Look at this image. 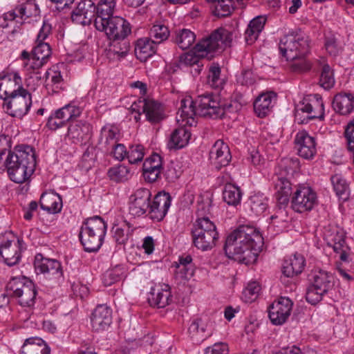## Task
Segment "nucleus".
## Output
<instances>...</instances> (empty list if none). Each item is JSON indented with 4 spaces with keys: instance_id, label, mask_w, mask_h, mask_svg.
<instances>
[{
    "instance_id": "5",
    "label": "nucleus",
    "mask_w": 354,
    "mask_h": 354,
    "mask_svg": "<svg viewBox=\"0 0 354 354\" xmlns=\"http://www.w3.org/2000/svg\"><path fill=\"white\" fill-rule=\"evenodd\" d=\"M232 39V31L223 27L218 28L195 46L194 53H187L180 55L179 62L182 65L194 67L203 61L201 57H204L205 53L214 52L230 46Z\"/></svg>"
},
{
    "instance_id": "61",
    "label": "nucleus",
    "mask_w": 354,
    "mask_h": 354,
    "mask_svg": "<svg viewBox=\"0 0 354 354\" xmlns=\"http://www.w3.org/2000/svg\"><path fill=\"white\" fill-rule=\"evenodd\" d=\"M276 188L277 189V193L278 194L290 196L292 193L291 183L286 178H279V181L276 185Z\"/></svg>"
},
{
    "instance_id": "28",
    "label": "nucleus",
    "mask_w": 354,
    "mask_h": 354,
    "mask_svg": "<svg viewBox=\"0 0 354 354\" xmlns=\"http://www.w3.org/2000/svg\"><path fill=\"white\" fill-rule=\"evenodd\" d=\"M156 45L150 38H141L137 40L135 46V53L138 59L146 60L151 57L156 51Z\"/></svg>"
},
{
    "instance_id": "16",
    "label": "nucleus",
    "mask_w": 354,
    "mask_h": 354,
    "mask_svg": "<svg viewBox=\"0 0 354 354\" xmlns=\"http://www.w3.org/2000/svg\"><path fill=\"white\" fill-rule=\"evenodd\" d=\"M34 267L37 274H44L59 278L62 276V269L59 261L44 257L38 253L35 257Z\"/></svg>"
},
{
    "instance_id": "63",
    "label": "nucleus",
    "mask_w": 354,
    "mask_h": 354,
    "mask_svg": "<svg viewBox=\"0 0 354 354\" xmlns=\"http://www.w3.org/2000/svg\"><path fill=\"white\" fill-rule=\"evenodd\" d=\"M180 171L176 169L173 164L168 166L165 172V176L169 182H174L180 176Z\"/></svg>"
},
{
    "instance_id": "22",
    "label": "nucleus",
    "mask_w": 354,
    "mask_h": 354,
    "mask_svg": "<svg viewBox=\"0 0 354 354\" xmlns=\"http://www.w3.org/2000/svg\"><path fill=\"white\" fill-rule=\"evenodd\" d=\"M305 262L304 256L297 253L285 259L282 267L283 275L287 277H293L301 274L304 268Z\"/></svg>"
},
{
    "instance_id": "40",
    "label": "nucleus",
    "mask_w": 354,
    "mask_h": 354,
    "mask_svg": "<svg viewBox=\"0 0 354 354\" xmlns=\"http://www.w3.org/2000/svg\"><path fill=\"white\" fill-rule=\"evenodd\" d=\"M214 15L218 17H225L229 16L233 9V5L232 0H212Z\"/></svg>"
},
{
    "instance_id": "10",
    "label": "nucleus",
    "mask_w": 354,
    "mask_h": 354,
    "mask_svg": "<svg viewBox=\"0 0 354 354\" xmlns=\"http://www.w3.org/2000/svg\"><path fill=\"white\" fill-rule=\"evenodd\" d=\"M133 111L138 116L143 113L146 119L152 124L158 123L165 118L164 109L161 104L151 99L139 100L131 105Z\"/></svg>"
},
{
    "instance_id": "29",
    "label": "nucleus",
    "mask_w": 354,
    "mask_h": 354,
    "mask_svg": "<svg viewBox=\"0 0 354 354\" xmlns=\"http://www.w3.org/2000/svg\"><path fill=\"white\" fill-rule=\"evenodd\" d=\"M353 100L352 94H337L333 100V108L335 112L342 115L348 114L353 109Z\"/></svg>"
},
{
    "instance_id": "36",
    "label": "nucleus",
    "mask_w": 354,
    "mask_h": 354,
    "mask_svg": "<svg viewBox=\"0 0 354 354\" xmlns=\"http://www.w3.org/2000/svg\"><path fill=\"white\" fill-rule=\"evenodd\" d=\"M120 139L118 128L113 125H106L101 130L100 142L106 146L111 147L118 143Z\"/></svg>"
},
{
    "instance_id": "13",
    "label": "nucleus",
    "mask_w": 354,
    "mask_h": 354,
    "mask_svg": "<svg viewBox=\"0 0 354 354\" xmlns=\"http://www.w3.org/2000/svg\"><path fill=\"white\" fill-rule=\"evenodd\" d=\"M292 305V301L285 297H281L274 301L268 309V316L271 322L274 325L284 324L290 315Z\"/></svg>"
},
{
    "instance_id": "14",
    "label": "nucleus",
    "mask_w": 354,
    "mask_h": 354,
    "mask_svg": "<svg viewBox=\"0 0 354 354\" xmlns=\"http://www.w3.org/2000/svg\"><path fill=\"white\" fill-rule=\"evenodd\" d=\"M301 111L309 114L308 119L318 118L323 120L324 117V106L322 98L319 94H313L304 98L298 105L297 113Z\"/></svg>"
},
{
    "instance_id": "37",
    "label": "nucleus",
    "mask_w": 354,
    "mask_h": 354,
    "mask_svg": "<svg viewBox=\"0 0 354 354\" xmlns=\"http://www.w3.org/2000/svg\"><path fill=\"white\" fill-rule=\"evenodd\" d=\"M241 190L238 187L230 183L225 185L223 198L229 205L236 206L239 205L241 202Z\"/></svg>"
},
{
    "instance_id": "58",
    "label": "nucleus",
    "mask_w": 354,
    "mask_h": 354,
    "mask_svg": "<svg viewBox=\"0 0 354 354\" xmlns=\"http://www.w3.org/2000/svg\"><path fill=\"white\" fill-rule=\"evenodd\" d=\"M78 238L85 252H88V247L86 243L88 241V218H85L80 228Z\"/></svg>"
},
{
    "instance_id": "1",
    "label": "nucleus",
    "mask_w": 354,
    "mask_h": 354,
    "mask_svg": "<svg viewBox=\"0 0 354 354\" xmlns=\"http://www.w3.org/2000/svg\"><path fill=\"white\" fill-rule=\"evenodd\" d=\"M263 243V237L254 227L241 225L227 236L224 250L229 259L248 265L257 261Z\"/></svg>"
},
{
    "instance_id": "3",
    "label": "nucleus",
    "mask_w": 354,
    "mask_h": 354,
    "mask_svg": "<svg viewBox=\"0 0 354 354\" xmlns=\"http://www.w3.org/2000/svg\"><path fill=\"white\" fill-rule=\"evenodd\" d=\"M2 166L7 169L11 180L22 183L33 174L36 166L35 150L28 145H19L8 150Z\"/></svg>"
},
{
    "instance_id": "21",
    "label": "nucleus",
    "mask_w": 354,
    "mask_h": 354,
    "mask_svg": "<svg viewBox=\"0 0 354 354\" xmlns=\"http://www.w3.org/2000/svg\"><path fill=\"white\" fill-rule=\"evenodd\" d=\"M328 245L332 247L336 253L339 254V259L342 261H348L350 248L345 243V235L343 232L336 230L328 237Z\"/></svg>"
},
{
    "instance_id": "20",
    "label": "nucleus",
    "mask_w": 354,
    "mask_h": 354,
    "mask_svg": "<svg viewBox=\"0 0 354 354\" xmlns=\"http://www.w3.org/2000/svg\"><path fill=\"white\" fill-rule=\"evenodd\" d=\"M112 320L111 310L106 305H98L92 313L91 321L94 330H104Z\"/></svg>"
},
{
    "instance_id": "46",
    "label": "nucleus",
    "mask_w": 354,
    "mask_h": 354,
    "mask_svg": "<svg viewBox=\"0 0 354 354\" xmlns=\"http://www.w3.org/2000/svg\"><path fill=\"white\" fill-rule=\"evenodd\" d=\"M319 84L325 89H330L335 84L333 70L327 64H324L322 68Z\"/></svg>"
},
{
    "instance_id": "4",
    "label": "nucleus",
    "mask_w": 354,
    "mask_h": 354,
    "mask_svg": "<svg viewBox=\"0 0 354 354\" xmlns=\"http://www.w3.org/2000/svg\"><path fill=\"white\" fill-rule=\"evenodd\" d=\"M279 48L281 55L288 61H295L292 68L295 71L305 72L310 70V64L304 59L310 50L309 38L302 32H292L283 36Z\"/></svg>"
},
{
    "instance_id": "44",
    "label": "nucleus",
    "mask_w": 354,
    "mask_h": 354,
    "mask_svg": "<svg viewBox=\"0 0 354 354\" xmlns=\"http://www.w3.org/2000/svg\"><path fill=\"white\" fill-rule=\"evenodd\" d=\"M221 68L218 64H212L209 68L207 84L214 88H220L224 84V80L221 77Z\"/></svg>"
},
{
    "instance_id": "31",
    "label": "nucleus",
    "mask_w": 354,
    "mask_h": 354,
    "mask_svg": "<svg viewBox=\"0 0 354 354\" xmlns=\"http://www.w3.org/2000/svg\"><path fill=\"white\" fill-rule=\"evenodd\" d=\"M191 138L190 131L184 127L175 129L171 134L170 139L168 142V147L169 149H181L185 147Z\"/></svg>"
},
{
    "instance_id": "53",
    "label": "nucleus",
    "mask_w": 354,
    "mask_h": 354,
    "mask_svg": "<svg viewBox=\"0 0 354 354\" xmlns=\"http://www.w3.org/2000/svg\"><path fill=\"white\" fill-rule=\"evenodd\" d=\"M122 41V42L120 43L118 41L112 40L107 53L109 57H111V54L117 55L120 57H124L127 55L129 49V44L126 41Z\"/></svg>"
},
{
    "instance_id": "49",
    "label": "nucleus",
    "mask_w": 354,
    "mask_h": 354,
    "mask_svg": "<svg viewBox=\"0 0 354 354\" xmlns=\"http://www.w3.org/2000/svg\"><path fill=\"white\" fill-rule=\"evenodd\" d=\"M123 268L119 266L107 270L103 275V283L104 286H110L120 281L123 277Z\"/></svg>"
},
{
    "instance_id": "34",
    "label": "nucleus",
    "mask_w": 354,
    "mask_h": 354,
    "mask_svg": "<svg viewBox=\"0 0 354 354\" xmlns=\"http://www.w3.org/2000/svg\"><path fill=\"white\" fill-rule=\"evenodd\" d=\"M106 225L99 216L90 217V238L92 235L97 236V247H101L106 234Z\"/></svg>"
},
{
    "instance_id": "11",
    "label": "nucleus",
    "mask_w": 354,
    "mask_h": 354,
    "mask_svg": "<svg viewBox=\"0 0 354 354\" xmlns=\"http://www.w3.org/2000/svg\"><path fill=\"white\" fill-rule=\"evenodd\" d=\"M316 193L307 186H300L294 192L291 200L292 209L297 212L311 210L317 204Z\"/></svg>"
},
{
    "instance_id": "51",
    "label": "nucleus",
    "mask_w": 354,
    "mask_h": 354,
    "mask_svg": "<svg viewBox=\"0 0 354 354\" xmlns=\"http://www.w3.org/2000/svg\"><path fill=\"white\" fill-rule=\"evenodd\" d=\"M36 46L32 51V59L47 61L51 55V48L48 43L36 42Z\"/></svg>"
},
{
    "instance_id": "62",
    "label": "nucleus",
    "mask_w": 354,
    "mask_h": 354,
    "mask_svg": "<svg viewBox=\"0 0 354 354\" xmlns=\"http://www.w3.org/2000/svg\"><path fill=\"white\" fill-rule=\"evenodd\" d=\"M112 231L113 233V238L116 243L119 244H124L128 240V234L125 233L124 229L118 225H114L112 228Z\"/></svg>"
},
{
    "instance_id": "6",
    "label": "nucleus",
    "mask_w": 354,
    "mask_h": 354,
    "mask_svg": "<svg viewBox=\"0 0 354 354\" xmlns=\"http://www.w3.org/2000/svg\"><path fill=\"white\" fill-rule=\"evenodd\" d=\"M198 115L212 119L223 118L227 113L237 111L240 104L221 100L220 96L212 93H205L195 99Z\"/></svg>"
},
{
    "instance_id": "43",
    "label": "nucleus",
    "mask_w": 354,
    "mask_h": 354,
    "mask_svg": "<svg viewBox=\"0 0 354 354\" xmlns=\"http://www.w3.org/2000/svg\"><path fill=\"white\" fill-rule=\"evenodd\" d=\"M16 10L22 19L37 17L39 15L40 12L37 4L34 0H28L26 3L21 4L19 8H16Z\"/></svg>"
},
{
    "instance_id": "15",
    "label": "nucleus",
    "mask_w": 354,
    "mask_h": 354,
    "mask_svg": "<svg viewBox=\"0 0 354 354\" xmlns=\"http://www.w3.org/2000/svg\"><path fill=\"white\" fill-rule=\"evenodd\" d=\"M171 196L167 192H162L156 194L153 202L150 201L149 215L156 221H162L166 216L171 205Z\"/></svg>"
},
{
    "instance_id": "9",
    "label": "nucleus",
    "mask_w": 354,
    "mask_h": 354,
    "mask_svg": "<svg viewBox=\"0 0 354 354\" xmlns=\"http://www.w3.org/2000/svg\"><path fill=\"white\" fill-rule=\"evenodd\" d=\"M95 28L104 31L110 40H124L131 32L129 23L120 17H112L111 19H99L94 22Z\"/></svg>"
},
{
    "instance_id": "57",
    "label": "nucleus",
    "mask_w": 354,
    "mask_h": 354,
    "mask_svg": "<svg viewBox=\"0 0 354 354\" xmlns=\"http://www.w3.org/2000/svg\"><path fill=\"white\" fill-rule=\"evenodd\" d=\"M325 48L327 52L333 56H336L341 50L336 38L333 35L326 37Z\"/></svg>"
},
{
    "instance_id": "24",
    "label": "nucleus",
    "mask_w": 354,
    "mask_h": 354,
    "mask_svg": "<svg viewBox=\"0 0 354 354\" xmlns=\"http://www.w3.org/2000/svg\"><path fill=\"white\" fill-rule=\"evenodd\" d=\"M180 118L178 121L181 120L185 121L186 124L192 126L194 122V116L198 115V107L195 106V100L192 98L183 99L180 102V106L177 113Z\"/></svg>"
},
{
    "instance_id": "52",
    "label": "nucleus",
    "mask_w": 354,
    "mask_h": 354,
    "mask_svg": "<svg viewBox=\"0 0 354 354\" xmlns=\"http://www.w3.org/2000/svg\"><path fill=\"white\" fill-rule=\"evenodd\" d=\"M30 281L28 279L24 277H12L6 285V290L12 291L15 297H17L20 290L26 286V282Z\"/></svg>"
},
{
    "instance_id": "19",
    "label": "nucleus",
    "mask_w": 354,
    "mask_h": 354,
    "mask_svg": "<svg viewBox=\"0 0 354 354\" xmlns=\"http://www.w3.org/2000/svg\"><path fill=\"white\" fill-rule=\"evenodd\" d=\"M0 256L3 259L5 263L9 266L17 264L21 257L20 241L7 239L0 245Z\"/></svg>"
},
{
    "instance_id": "32",
    "label": "nucleus",
    "mask_w": 354,
    "mask_h": 354,
    "mask_svg": "<svg viewBox=\"0 0 354 354\" xmlns=\"http://www.w3.org/2000/svg\"><path fill=\"white\" fill-rule=\"evenodd\" d=\"M266 21V18L263 16H258L250 21L245 33L248 44L251 45L257 40L265 26Z\"/></svg>"
},
{
    "instance_id": "25",
    "label": "nucleus",
    "mask_w": 354,
    "mask_h": 354,
    "mask_svg": "<svg viewBox=\"0 0 354 354\" xmlns=\"http://www.w3.org/2000/svg\"><path fill=\"white\" fill-rule=\"evenodd\" d=\"M39 205L42 209L50 214H56L61 211L62 201L61 197L53 192H44L40 197Z\"/></svg>"
},
{
    "instance_id": "59",
    "label": "nucleus",
    "mask_w": 354,
    "mask_h": 354,
    "mask_svg": "<svg viewBox=\"0 0 354 354\" xmlns=\"http://www.w3.org/2000/svg\"><path fill=\"white\" fill-rule=\"evenodd\" d=\"M228 345L223 342H217L205 349V354H228Z\"/></svg>"
},
{
    "instance_id": "48",
    "label": "nucleus",
    "mask_w": 354,
    "mask_h": 354,
    "mask_svg": "<svg viewBox=\"0 0 354 354\" xmlns=\"http://www.w3.org/2000/svg\"><path fill=\"white\" fill-rule=\"evenodd\" d=\"M107 174L111 180L115 182H122L129 178V170L127 166L120 165L111 167Z\"/></svg>"
},
{
    "instance_id": "27",
    "label": "nucleus",
    "mask_w": 354,
    "mask_h": 354,
    "mask_svg": "<svg viewBox=\"0 0 354 354\" xmlns=\"http://www.w3.org/2000/svg\"><path fill=\"white\" fill-rule=\"evenodd\" d=\"M50 348L44 344V341L39 337L26 339L21 347L20 354H50Z\"/></svg>"
},
{
    "instance_id": "42",
    "label": "nucleus",
    "mask_w": 354,
    "mask_h": 354,
    "mask_svg": "<svg viewBox=\"0 0 354 354\" xmlns=\"http://www.w3.org/2000/svg\"><path fill=\"white\" fill-rule=\"evenodd\" d=\"M149 36L155 44H159L168 39L169 30L164 24H154L150 29Z\"/></svg>"
},
{
    "instance_id": "26",
    "label": "nucleus",
    "mask_w": 354,
    "mask_h": 354,
    "mask_svg": "<svg viewBox=\"0 0 354 354\" xmlns=\"http://www.w3.org/2000/svg\"><path fill=\"white\" fill-rule=\"evenodd\" d=\"M277 95L273 91L261 94L254 102V109L259 117H265L270 111L272 100H275Z\"/></svg>"
},
{
    "instance_id": "45",
    "label": "nucleus",
    "mask_w": 354,
    "mask_h": 354,
    "mask_svg": "<svg viewBox=\"0 0 354 354\" xmlns=\"http://www.w3.org/2000/svg\"><path fill=\"white\" fill-rule=\"evenodd\" d=\"M88 11V9L86 8L85 1L80 2L76 8L72 12L71 19L73 22L82 26L88 25V21H86Z\"/></svg>"
},
{
    "instance_id": "64",
    "label": "nucleus",
    "mask_w": 354,
    "mask_h": 354,
    "mask_svg": "<svg viewBox=\"0 0 354 354\" xmlns=\"http://www.w3.org/2000/svg\"><path fill=\"white\" fill-rule=\"evenodd\" d=\"M46 126L51 130H57L59 128L66 126L63 121L57 118L55 113H53L48 119Z\"/></svg>"
},
{
    "instance_id": "56",
    "label": "nucleus",
    "mask_w": 354,
    "mask_h": 354,
    "mask_svg": "<svg viewBox=\"0 0 354 354\" xmlns=\"http://www.w3.org/2000/svg\"><path fill=\"white\" fill-rule=\"evenodd\" d=\"M162 169L155 168V166L149 165L148 162H144L142 165V174L146 180L149 183L155 182L161 173Z\"/></svg>"
},
{
    "instance_id": "12",
    "label": "nucleus",
    "mask_w": 354,
    "mask_h": 354,
    "mask_svg": "<svg viewBox=\"0 0 354 354\" xmlns=\"http://www.w3.org/2000/svg\"><path fill=\"white\" fill-rule=\"evenodd\" d=\"M151 194L147 188L136 189L129 197V212L133 216H140L149 209Z\"/></svg>"
},
{
    "instance_id": "54",
    "label": "nucleus",
    "mask_w": 354,
    "mask_h": 354,
    "mask_svg": "<svg viewBox=\"0 0 354 354\" xmlns=\"http://www.w3.org/2000/svg\"><path fill=\"white\" fill-rule=\"evenodd\" d=\"M194 266H185L183 265L176 264L174 276L175 279L178 281L179 283H182L189 280L194 275Z\"/></svg>"
},
{
    "instance_id": "47",
    "label": "nucleus",
    "mask_w": 354,
    "mask_h": 354,
    "mask_svg": "<svg viewBox=\"0 0 354 354\" xmlns=\"http://www.w3.org/2000/svg\"><path fill=\"white\" fill-rule=\"evenodd\" d=\"M331 182L337 196L345 201L348 198V186L344 179L339 175L331 177Z\"/></svg>"
},
{
    "instance_id": "41",
    "label": "nucleus",
    "mask_w": 354,
    "mask_h": 354,
    "mask_svg": "<svg viewBox=\"0 0 354 354\" xmlns=\"http://www.w3.org/2000/svg\"><path fill=\"white\" fill-rule=\"evenodd\" d=\"M250 206L252 212L261 215L268 207V198L263 194H254L250 198Z\"/></svg>"
},
{
    "instance_id": "17",
    "label": "nucleus",
    "mask_w": 354,
    "mask_h": 354,
    "mask_svg": "<svg viewBox=\"0 0 354 354\" xmlns=\"http://www.w3.org/2000/svg\"><path fill=\"white\" fill-rule=\"evenodd\" d=\"M295 144L298 155L304 159H311L316 153L315 139L305 131L296 134Z\"/></svg>"
},
{
    "instance_id": "2",
    "label": "nucleus",
    "mask_w": 354,
    "mask_h": 354,
    "mask_svg": "<svg viewBox=\"0 0 354 354\" xmlns=\"http://www.w3.org/2000/svg\"><path fill=\"white\" fill-rule=\"evenodd\" d=\"M0 97H4L7 112L12 117L22 118L32 105L31 94L21 86L18 73L1 74Z\"/></svg>"
},
{
    "instance_id": "7",
    "label": "nucleus",
    "mask_w": 354,
    "mask_h": 354,
    "mask_svg": "<svg viewBox=\"0 0 354 354\" xmlns=\"http://www.w3.org/2000/svg\"><path fill=\"white\" fill-rule=\"evenodd\" d=\"M194 245L202 251L213 248L218 239L215 224L208 217L198 218L192 229Z\"/></svg>"
},
{
    "instance_id": "35",
    "label": "nucleus",
    "mask_w": 354,
    "mask_h": 354,
    "mask_svg": "<svg viewBox=\"0 0 354 354\" xmlns=\"http://www.w3.org/2000/svg\"><path fill=\"white\" fill-rule=\"evenodd\" d=\"M21 292L16 298L19 299V303L23 306H32L34 305L37 291L35 289V284L32 281H27L26 286L22 288Z\"/></svg>"
},
{
    "instance_id": "23",
    "label": "nucleus",
    "mask_w": 354,
    "mask_h": 354,
    "mask_svg": "<svg viewBox=\"0 0 354 354\" xmlns=\"http://www.w3.org/2000/svg\"><path fill=\"white\" fill-rule=\"evenodd\" d=\"M151 297L149 298L151 306L158 308H165L172 301L170 287L167 284H163L160 288L151 289Z\"/></svg>"
},
{
    "instance_id": "55",
    "label": "nucleus",
    "mask_w": 354,
    "mask_h": 354,
    "mask_svg": "<svg viewBox=\"0 0 354 354\" xmlns=\"http://www.w3.org/2000/svg\"><path fill=\"white\" fill-rule=\"evenodd\" d=\"M261 290L260 285L257 281L249 283L243 291V299L248 303L254 301Z\"/></svg>"
},
{
    "instance_id": "30",
    "label": "nucleus",
    "mask_w": 354,
    "mask_h": 354,
    "mask_svg": "<svg viewBox=\"0 0 354 354\" xmlns=\"http://www.w3.org/2000/svg\"><path fill=\"white\" fill-rule=\"evenodd\" d=\"M90 8H93L95 13L94 22L99 19H111L115 6V0H100L97 5L90 0Z\"/></svg>"
},
{
    "instance_id": "33",
    "label": "nucleus",
    "mask_w": 354,
    "mask_h": 354,
    "mask_svg": "<svg viewBox=\"0 0 354 354\" xmlns=\"http://www.w3.org/2000/svg\"><path fill=\"white\" fill-rule=\"evenodd\" d=\"M207 324L201 319H196L190 324L188 332L191 339L199 344L205 340L211 333H206Z\"/></svg>"
},
{
    "instance_id": "39",
    "label": "nucleus",
    "mask_w": 354,
    "mask_h": 354,
    "mask_svg": "<svg viewBox=\"0 0 354 354\" xmlns=\"http://www.w3.org/2000/svg\"><path fill=\"white\" fill-rule=\"evenodd\" d=\"M54 113L57 115V118H59L66 125L69 121L80 116L81 111L80 108L75 106L67 104L56 110Z\"/></svg>"
},
{
    "instance_id": "38",
    "label": "nucleus",
    "mask_w": 354,
    "mask_h": 354,
    "mask_svg": "<svg viewBox=\"0 0 354 354\" xmlns=\"http://www.w3.org/2000/svg\"><path fill=\"white\" fill-rule=\"evenodd\" d=\"M196 39L195 34L188 29H182L176 32L175 42L182 50L188 49Z\"/></svg>"
},
{
    "instance_id": "8",
    "label": "nucleus",
    "mask_w": 354,
    "mask_h": 354,
    "mask_svg": "<svg viewBox=\"0 0 354 354\" xmlns=\"http://www.w3.org/2000/svg\"><path fill=\"white\" fill-rule=\"evenodd\" d=\"M310 280L311 285L307 290L306 299L308 303L315 305L333 287L334 279L330 273L319 270L314 272Z\"/></svg>"
},
{
    "instance_id": "18",
    "label": "nucleus",
    "mask_w": 354,
    "mask_h": 354,
    "mask_svg": "<svg viewBox=\"0 0 354 354\" xmlns=\"http://www.w3.org/2000/svg\"><path fill=\"white\" fill-rule=\"evenodd\" d=\"M209 159L217 169L228 165L232 156L227 145L221 140H217L210 150Z\"/></svg>"
},
{
    "instance_id": "60",
    "label": "nucleus",
    "mask_w": 354,
    "mask_h": 354,
    "mask_svg": "<svg viewBox=\"0 0 354 354\" xmlns=\"http://www.w3.org/2000/svg\"><path fill=\"white\" fill-rule=\"evenodd\" d=\"M110 147L111 153L115 160L122 161L127 158L128 151L123 144L116 143Z\"/></svg>"
},
{
    "instance_id": "50",
    "label": "nucleus",
    "mask_w": 354,
    "mask_h": 354,
    "mask_svg": "<svg viewBox=\"0 0 354 354\" xmlns=\"http://www.w3.org/2000/svg\"><path fill=\"white\" fill-rule=\"evenodd\" d=\"M144 156V147L140 144H136L129 147L127 158L130 164H136L143 160Z\"/></svg>"
}]
</instances>
